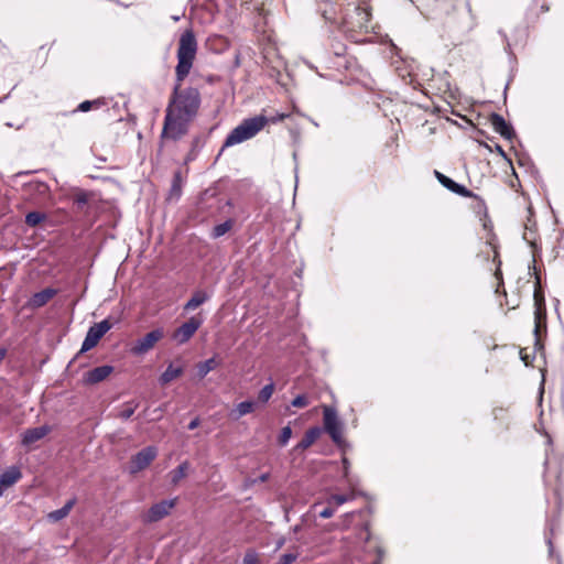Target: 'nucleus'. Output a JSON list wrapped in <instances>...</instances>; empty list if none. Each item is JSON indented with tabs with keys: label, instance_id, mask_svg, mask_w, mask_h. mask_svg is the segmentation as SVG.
<instances>
[{
	"label": "nucleus",
	"instance_id": "f257e3e1",
	"mask_svg": "<svg viewBox=\"0 0 564 564\" xmlns=\"http://www.w3.org/2000/svg\"><path fill=\"white\" fill-rule=\"evenodd\" d=\"M177 82L172 99L166 108L162 135L173 140L183 137L200 106V95L196 88L180 90Z\"/></svg>",
	"mask_w": 564,
	"mask_h": 564
},
{
	"label": "nucleus",
	"instance_id": "f03ea898",
	"mask_svg": "<svg viewBox=\"0 0 564 564\" xmlns=\"http://www.w3.org/2000/svg\"><path fill=\"white\" fill-rule=\"evenodd\" d=\"M371 14L367 7L355 6L348 8L343 19L344 32L349 35L355 42H368L370 37L367 36L375 32V24L371 23Z\"/></svg>",
	"mask_w": 564,
	"mask_h": 564
},
{
	"label": "nucleus",
	"instance_id": "7ed1b4c3",
	"mask_svg": "<svg viewBox=\"0 0 564 564\" xmlns=\"http://www.w3.org/2000/svg\"><path fill=\"white\" fill-rule=\"evenodd\" d=\"M197 52V41L192 30L182 33L177 50L176 80L182 83L189 74Z\"/></svg>",
	"mask_w": 564,
	"mask_h": 564
},
{
	"label": "nucleus",
	"instance_id": "20e7f679",
	"mask_svg": "<svg viewBox=\"0 0 564 564\" xmlns=\"http://www.w3.org/2000/svg\"><path fill=\"white\" fill-rule=\"evenodd\" d=\"M268 122L269 119L263 115L245 119L239 126L230 131L223 147L229 148L253 138L265 127Z\"/></svg>",
	"mask_w": 564,
	"mask_h": 564
},
{
	"label": "nucleus",
	"instance_id": "39448f33",
	"mask_svg": "<svg viewBox=\"0 0 564 564\" xmlns=\"http://www.w3.org/2000/svg\"><path fill=\"white\" fill-rule=\"evenodd\" d=\"M322 409L325 432L336 445L343 447L346 444L343 436L344 423L338 417L336 409L329 405H323Z\"/></svg>",
	"mask_w": 564,
	"mask_h": 564
},
{
	"label": "nucleus",
	"instance_id": "423d86ee",
	"mask_svg": "<svg viewBox=\"0 0 564 564\" xmlns=\"http://www.w3.org/2000/svg\"><path fill=\"white\" fill-rule=\"evenodd\" d=\"M110 328L111 324L108 319H104L99 323L94 324L88 329L80 350L88 351L93 349Z\"/></svg>",
	"mask_w": 564,
	"mask_h": 564
},
{
	"label": "nucleus",
	"instance_id": "0eeeda50",
	"mask_svg": "<svg viewBox=\"0 0 564 564\" xmlns=\"http://www.w3.org/2000/svg\"><path fill=\"white\" fill-rule=\"evenodd\" d=\"M163 336L164 330L162 328L151 330L134 343L133 347L131 348V352L137 356L147 354L155 346L158 341L163 338Z\"/></svg>",
	"mask_w": 564,
	"mask_h": 564
},
{
	"label": "nucleus",
	"instance_id": "6e6552de",
	"mask_svg": "<svg viewBox=\"0 0 564 564\" xmlns=\"http://www.w3.org/2000/svg\"><path fill=\"white\" fill-rule=\"evenodd\" d=\"M203 321L195 316L191 317L187 322L182 324L172 335V338L178 344L187 343L197 329L200 327Z\"/></svg>",
	"mask_w": 564,
	"mask_h": 564
},
{
	"label": "nucleus",
	"instance_id": "1a4fd4ad",
	"mask_svg": "<svg viewBox=\"0 0 564 564\" xmlns=\"http://www.w3.org/2000/svg\"><path fill=\"white\" fill-rule=\"evenodd\" d=\"M176 499L162 500L153 505L144 514V522H158L170 514L171 510L175 507Z\"/></svg>",
	"mask_w": 564,
	"mask_h": 564
},
{
	"label": "nucleus",
	"instance_id": "9d476101",
	"mask_svg": "<svg viewBox=\"0 0 564 564\" xmlns=\"http://www.w3.org/2000/svg\"><path fill=\"white\" fill-rule=\"evenodd\" d=\"M158 449L154 446H148L137 453L131 458L130 473L135 474L147 468L151 462L156 457Z\"/></svg>",
	"mask_w": 564,
	"mask_h": 564
},
{
	"label": "nucleus",
	"instance_id": "9b49d317",
	"mask_svg": "<svg viewBox=\"0 0 564 564\" xmlns=\"http://www.w3.org/2000/svg\"><path fill=\"white\" fill-rule=\"evenodd\" d=\"M490 124L492 129L507 140H511L514 137L513 128L498 113L490 116Z\"/></svg>",
	"mask_w": 564,
	"mask_h": 564
},
{
	"label": "nucleus",
	"instance_id": "f8f14e48",
	"mask_svg": "<svg viewBox=\"0 0 564 564\" xmlns=\"http://www.w3.org/2000/svg\"><path fill=\"white\" fill-rule=\"evenodd\" d=\"M112 371L113 368L108 365L96 367L85 373L84 382L87 384L99 383L104 381L106 378H108Z\"/></svg>",
	"mask_w": 564,
	"mask_h": 564
},
{
	"label": "nucleus",
	"instance_id": "ddd939ff",
	"mask_svg": "<svg viewBox=\"0 0 564 564\" xmlns=\"http://www.w3.org/2000/svg\"><path fill=\"white\" fill-rule=\"evenodd\" d=\"M435 177L438 180V182L449 189L453 193H456L464 197H470L471 193L463 185L454 182L452 178L447 177L446 175L442 174L438 171H434Z\"/></svg>",
	"mask_w": 564,
	"mask_h": 564
},
{
	"label": "nucleus",
	"instance_id": "4468645a",
	"mask_svg": "<svg viewBox=\"0 0 564 564\" xmlns=\"http://www.w3.org/2000/svg\"><path fill=\"white\" fill-rule=\"evenodd\" d=\"M48 432L50 429L46 425L29 429L23 433L22 444L31 446L35 442L42 440Z\"/></svg>",
	"mask_w": 564,
	"mask_h": 564
},
{
	"label": "nucleus",
	"instance_id": "2eb2a0df",
	"mask_svg": "<svg viewBox=\"0 0 564 564\" xmlns=\"http://www.w3.org/2000/svg\"><path fill=\"white\" fill-rule=\"evenodd\" d=\"M57 294V291L52 288H46L40 292H36L30 299V306L32 307H42L44 306L51 299H53Z\"/></svg>",
	"mask_w": 564,
	"mask_h": 564
},
{
	"label": "nucleus",
	"instance_id": "dca6fc26",
	"mask_svg": "<svg viewBox=\"0 0 564 564\" xmlns=\"http://www.w3.org/2000/svg\"><path fill=\"white\" fill-rule=\"evenodd\" d=\"M183 371L184 368L182 365L175 366L174 364H170L165 371L160 376L159 381L162 386H165L182 376Z\"/></svg>",
	"mask_w": 564,
	"mask_h": 564
},
{
	"label": "nucleus",
	"instance_id": "f3484780",
	"mask_svg": "<svg viewBox=\"0 0 564 564\" xmlns=\"http://www.w3.org/2000/svg\"><path fill=\"white\" fill-rule=\"evenodd\" d=\"M21 476L22 474L20 469L15 466H11L0 475V480L7 490L9 487L14 485Z\"/></svg>",
	"mask_w": 564,
	"mask_h": 564
},
{
	"label": "nucleus",
	"instance_id": "a211bd4d",
	"mask_svg": "<svg viewBox=\"0 0 564 564\" xmlns=\"http://www.w3.org/2000/svg\"><path fill=\"white\" fill-rule=\"evenodd\" d=\"M210 297V294H208L206 291L198 290L195 291L193 296L186 302L184 305L185 311H193L199 305L204 304L206 301H208Z\"/></svg>",
	"mask_w": 564,
	"mask_h": 564
},
{
	"label": "nucleus",
	"instance_id": "6ab92c4d",
	"mask_svg": "<svg viewBox=\"0 0 564 564\" xmlns=\"http://www.w3.org/2000/svg\"><path fill=\"white\" fill-rule=\"evenodd\" d=\"M322 430L317 426L311 427L304 434L302 441L297 444V448L306 449L312 446L321 436Z\"/></svg>",
	"mask_w": 564,
	"mask_h": 564
},
{
	"label": "nucleus",
	"instance_id": "aec40b11",
	"mask_svg": "<svg viewBox=\"0 0 564 564\" xmlns=\"http://www.w3.org/2000/svg\"><path fill=\"white\" fill-rule=\"evenodd\" d=\"M534 321H546V307L544 299L538 290L534 292Z\"/></svg>",
	"mask_w": 564,
	"mask_h": 564
},
{
	"label": "nucleus",
	"instance_id": "412c9836",
	"mask_svg": "<svg viewBox=\"0 0 564 564\" xmlns=\"http://www.w3.org/2000/svg\"><path fill=\"white\" fill-rule=\"evenodd\" d=\"M256 403L253 401H243L236 405V408L230 412V416L235 420H238L254 410Z\"/></svg>",
	"mask_w": 564,
	"mask_h": 564
},
{
	"label": "nucleus",
	"instance_id": "4be33fe9",
	"mask_svg": "<svg viewBox=\"0 0 564 564\" xmlns=\"http://www.w3.org/2000/svg\"><path fill=\"white\" fill-rule=\"evenodd\" d=\"M76 502V499H70L68 500L64 507H62L61 509H57L55 511H52L48 513V519L52 520V521H59L62 519H64L65 517L68 516V513L70 512L72 508L74 507Z\"/></svg>",
	"mask_w": 564,
	"mask_h": 564
},
{
	"label": "nucleus",
	"instance_id": "5701e85b",
	"mask_svg": "<svg viewBox=\"0 0 564 564\" xmlns=\"http://www.w3.org/2000/svg\"><path fill=\"white\" fill-rule=\"evenodd\" d=\"M188 468H189L188 462H183L181 465H178L177 468L173 469L170 473L171 482L173 485H177L186 476Z\"/></svg>",
	"mask_w": 564,
	"mask_h": 564
},
{
	"label": "nucleus",
	"instance_id": "b1692460",
	"mask_svg": "<svg viewBox=\"0 0 564 564\" xmlns=\"http://www.w3.org/2000/svg\"><path fill=\"white\" fill-rule=\"evenodd\" d=\"M216 366H217V362L214 357L209 358L203 362H199L196 366L198 377L199 378L206 377L208 372H210L212 370H214L216 368Z\"/></svg>",
	"mask_w": 564,
	"mask_h": 564
},
{
	"label": "nucleus",
	"instance_id": "393cba45",
	"mask_svg": "<svg viewBox=\"0 0 564 564\" xmlns=\"http://www.w3.org/2000/svg\"><path fill=\"white\" fill-rule=\"evenodd\" d=\"M104 105H106V101L104 98H98L95 100H85L78 105L77 111L87 112L91 109H97Z\"/></svg>",
	"mask_w": 564,
	"mask_h": 564
},
{
	"label": "nucleus",
	"instance_id": "a878e982",
	"mask_svg": "<svg viewBox=\"0 0 564 564\" xmlns=\"http://www.w3.org/2000/svg\"><path fill=\"white\" fill-rule=\"evenodd\" d=\"M231 227H232V221L226 220L225 223L219 224L214 227L212 237L219 238V237L224 236L225 234H227L231 229Z\"/></svg>",
	"mask_w": 564,
	"mask_h": 564
},
{
	"label": "nucleus",
	"instance_id": "bb28decb",
	"mask_svg": "<svg viewBox=\"0 0 564 564\" xmlns=\"http://www.w3.org/2000/svg\"><path fill=\"white\" fill-rule=\"evenodd\" d=\"M274 392V384L272 382L265 384L259 392L258 399L262 403H267Z\"/></svg>",
	"mask_w": 564,
	"mask_h": 564
},
{
	"label": "nucleus",
	"instance_id": "cd10ccee",
	"mask_svg": "<svg viewBox=\"0 0 564 564\" xmlns=\"http://www.w3.org/2000/svg\"><path fill=\"white\" fill-rule=\"evenodd\" d=\"M546 333V321H534L535 346L540 344L542 335Z\"/></svg>",
	"mask_w": 564,
	"mask_h": 564
},
{
	"label": "nucleus",
	"instance_id": "c85d7f7f",
	"mask_svg": "<svg viewBox=\"0 0 564 564\" xmlns=\"http://www.w3.org/2000/svg\"><path fill=\"white\" fill-rule=\"evenodd\" d=\"M180 182H181L180 173H176L174 175L172 187H171V191L169 194L170 199H172V198L177 199L180 197V195H181V183Z\"/></svg>",
	"mask_w": 564,
	"mask_h": 564
},
{
	"label": "nucleus",
	"instance_id": "c756f323",
	"mask_svg": "<svg viewBox=\"0 0 564 564\" xmlns=\"http://www.w3.org/2000/svg\"><path fill=\"white\" fill-rule=\"evenodd\" d=\"M44 219V215L39 212H31L25 216V223L29 226H36Z\"/></svg>",
	"mask_w": 564,
	"mask_h": 564
},
{
	"label": "nucleus",
	"instance_id": "7c9ffc66",
	"mask_svg": "<svg viewBox=\"0 0 564 564\" xmlns=\"http://www.w3.org/2000/svg\"><path fill=\"white\" fill-rule=\"evenodd\" d=\"M137 408H138V404H137V403L129 402V403H127V404L123 406V409L120 411L119 416H120L122 420H128V419H130V417L133 415V413H134V411H135V409H137Z\"/></svg>",
	"mask_w": 564,
	"mask_h": 564
},
{
	"label": "nucleus",
	"instance_id": "2f4dec72",
	"mask_svg": "<svg viewBox=\"0 0 564 564\" xmlns=\"http://www.w3.org/2000/svg\"><path fill=\"white\" fill-rule=\"evenodd\" d=\"M326 502L336 509L337 507L346 503V498L343 495H332L327 498Z\"/></svg>",
	"mask_w": 564,
	"mask_h": 564
},
{
	"label": "nucleus",
	"instance_id": "473e14b6",
	"mask_svg": "<svg viewBox=\"0 0 564 564\" xmlns=\"http://www.w3.org/2000/svg\"><path fill=\"white\" fill-rule=\"evenodd\" d=\"M259 554L254 550H249L243 556V564H259Z\"/></svg>",
	"mask_w": 564,
	"mask_h": 564
},
{
	"label": "nucleus",
	"instance_id": "72a5a7b5",
	"mask_svg": "<svg viewBox=\"0 0 564 564\" xmlns=\"http://www.w3.org/2000/svg\"><path fill=\"white\" fill-rule=\"evenodd\" d=\"M348 484V492L347 494H343V496L346 498V502L348 501H352L356 499L357 497V491H356V484L357 481L356 480H349Z\"/></svg>",
	"mask_w": 564,
	"mask_h": 564
},
{
	"label": "nucleus",
	"instance_id": "f704fd0d",
	"mask_svg": "<svg viewBox=\"0 0 564 564\" xmlns=\"http://www.w3.org/2000/svg\"><path fill=\"white\" fill-rule=\"evenodd\" d=\"M292 436V430L290 426H284L282 430H281V433H280V436H279V443L280 445L284 446L288 444V442L290 441Z\"/></svg>",
	"mask_w": 564,
	"mask_h": 564
},
{
	"label": "nucleus",
	"instance_id": "c9c22d12",
	"mask_svg": "<svg viewBox=\"0 0 564 564\" xmlns=\"http://www.w3.org/2000/svg\"><path fill=\"white\" fill-rule=\"evenodd\" d=\"M341 463H343V477L346 479L347 482H349V480H355L354 478L350 477V463L346 456H343Z\"/></svg>",
	"mask_w": 564,
	"mask_h": 564
},
{
	"label": "nucleus",
	"instance_id": "e433bc0d",
	"mask_svg": "<svg viewBox=\"0 0 564 564\" xmlns=\"http://www.w3.org/2000/svg\"><path fill=\"white\" fill-rule=\"evenodd\" d=\"M292 405L294 408H305L306 405H308V400L306 395L301 394L293 399Z\"/></svg>",
	"mask_w": 564,
	"mask_h": 564
},
{
	"label": "nucleus",
	"instance_id": "4c0bfd02",
	"mask_svg": "<svg viewBox=\"0 0 564 564\" xmlns=\"http://www.w3.org/2000/svg\"><path fill=\"white\" fill-rule=\"evenodd\" d=\"M297 558V554L286 553L280 557L279 564H292Z\"/></svg>",
	"mask_w": 564,
	"mask_h": 564
},
{
	"label": "nucleus",
	"instance_id": "58836bf2",
	"mask_svg": "<svg viewBox=\"0 0 564 564\" xmlns=\"http://www.w3.org/2000/svg\"><path fill=\"white\" fill-rule=\"evenodd\" d=\"M74 202L78 208L84 207L88 202L87 194L80 193V194L76 195Z\"/></svg>",
	"mask_w": 564,
	"mask_h": 564
},
{
	"label": "nucleus",
	"instance_id": "ea45409f",
	"mask_svg": "<svg viewBox=\"0 0 564 564\" xmlns=\"http://www.w3.org/2000/svg\"><path fill=\"white\" fill-rule=\"evenodd\" d=\"M335 508L333 506H327L326 508H324L321 512H319V517L321 518H324V519H329L334 516L335 513Z\"/></svg>",
	"mask_w": 564,
	"mask_h": 564
},
{
	"label": "nucleus",
	"instance_id": "a19ab883",
	"mask_svg": "<svg viewBox=\"0 0 564 564\" xmlns=\"http://www.w3.org/2000/svg\"><path fill=\"white\" fill-rule=\"evenodd\" d=\"M520 357H521V360L524 362L525 366H529L531 364L530 357L525 352L524 349L520 350Z\"/></svg>",
	"mask_w": 564,
	"mask_h": 564
},
{
	"label": "nucleus",
	"instance_id": "79ce46f5",
	"mask_svg": "<svg viewBox=\"0 0 564 564\" xmlns=\"http://www.w3.org/2000/svg\"><path fill=\"white\" fill-rule=\"evenodd\" d=\"M286 117H288V115H285V113H279V115H276L275 117H273V118L269 119V121H271V122H274V123H275V122L282 121V120H283V119H285Z\"/></svg>",
	"mask_w": 564,
	"mask_h": 564
},
{
	"label": "nucleus",
	"instance_id": "37998d69",
	"mask_svg": "<svg viewBox=\"0 0 564 564\" xmlns=\"http://www.w3.org/2000/svg\"><path fill=\"white\" fill-rule=\"evenodd\" d=\"M199 425V420L196 417L194 420H192L188 424V429L189 430H194L196 429L197 426Z\"/></svg>",
	"mask_w": 564,
	"mask_h": 564
},
{
	"label": "nucleus",
	"instance_id": "c03bdc74",
	"mask_svg": "<svg viewBox=\"0 0 564 564\" xmlns=\"http://www.w3.org/2000/svg\"><path fill=\"white\" fill-rule=\"evenodd\" d=\"M383 557V551L381 549H378V560L375 564H380V561Z\"/></svg>",
	"mask_w": 564,
	"mask_h": 564
},
{
	"label": "nucleus",
	"instance_id": "a18cd8bd",
	"mask_svg": "<svg viewBox=\"0 0 564 564\" xmlns=\"http://www.w3.org/2000/svg\"><path fill=\"white\" fill-rule=\"evenodd\" d=\"M6 354H7V350L6 349H0V362L4 359L6 357Z\"/></svg>",
	"mask_w": 564,
	"mask_h": 564
},
{
	"label": "nucleus",
	"instance_id": "49530a36",
	"mask_svg": "<svg viewBox=\"0 0 564 564\" xmlns=\"http://www.w3.org/2000/svg\"><path fill=\"white\" fill-rule=\"evenodd\" d=\"M269 478V474H263L260 476V481H265Z\"/></svg>",
	"mask_w": 564,
	"mask_h": 564
},
{
	"label": "nucleus",
	"instance_id": "de8ad7c7",
	"mask_svg": "<svg viewBox=\"0 0 564 564\" xmlns=\"http://www.w3.org/2000/svg\"><path fill=\"white\" fill-rule=\"evenodd\" d=\"M547 544H549L550 554H552L553 553V545H552V541L550 539L547 540Z\"/></svg>",
	"mask_w": 564,
	"mask_h": 564
}]
</instances>
